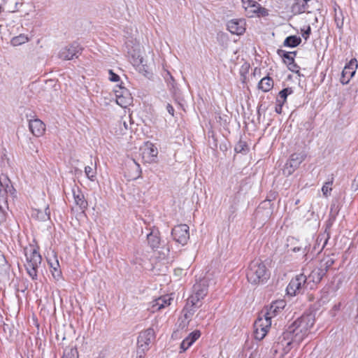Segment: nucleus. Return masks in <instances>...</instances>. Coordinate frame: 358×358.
<instances>
[{"label": "nucleus", "instance_id": "obj_1", "mask_svg": "<svg viewBox=\"0 0 358 358\" xmlns=\"http://www.w3.org/2000/svg\"><path fill=\"white\" fill-rule=\"evenodd\" d=\"M315 323V317L312 314L303 315L296 320L284 333L285 338H291L294 343H299L308 334Z\"/></svg>", "mask_w": 358, "mask_h": 358}, {"label": "nucleus", "instance_id": "obj_2", "mask_svg": "<svg viewBox=\"0 0 358 358\" xmlns=\"http://www.w3.org/2000/svg\"><path fill=\"white\" fill-rule=\"evenodd\" d=\"M247 279L253 285L263 283L268 278V273L265 264L259 259H255L248 266Z\"/></svg>", "mask_w": 358, "mask_h": 358}, {"label": "nucleus", "instance_id": "obj_3", "mask_svg": "<svg viewBox=\"0 0 358 358\" xmlns=\"http://www.w3.org/2000/svg\"><path fill=\"white\" fill-rule=\"evenodd\" d=\"M26 263L25 268L29 275L33 279L37 278V269L41 263V256L34 248H25Z\"/></svg>", "mask_w": 358, "mask_h": 358}, {"label": "nucleus", "instance_id": "obj_4", "mask_svg": "<svg viewBox=\"0 0 358 358\" xmlns=\"http://www.w3.org/2000/svg\"><path fill=\"white\" fill-rule=\"evenodd\" d=\"M307 276L300 274L293 278L287 287V293L290 296H296L309 287L307 284Z\"/></svg>", "mask_w": 358, "mask_h": 358}, {"label": "nucleus", "instance_id": "obj_5", "mask_svg": "<svg viewBox=\"0 0 358 358\" xmlns=\"http://www.w3.org/2000/svg\"><path fill=\"white\" fill-rule=\"evenodd\" d=\"M155 339V331L152 329L149 328L143 331H141L138 337V353L139 358L142 357L141 353L149 349L150 345Z\"/></svg>", "mask_w": 358, "mask_h": 358}, {"label": "nucleus", "instance_id": "obj_6", "mask_svg": "<svg viewBox=\"0 0 358 358\" xmlns=\"http://www.w3.org/2000/svg\"><path fill=\"white\" fill-rule=\"evenodd\" d=\"M243 8L245 9L246 15L252 17L257 16H266L268 15L267 10L261 6L259 3L253 0H241Z\"/></svg>", "mask_w": 358, "mask_h": 358}, {"label": "nucleus", "instance_id": "obj_7", "mask_svg": "<svg viewBox=\"0 0 358 358\" xmlns=\"http://www.w3.org/2000/svg\"><path fill=\"white\" fill-rule=\"evenodd\" d=\"M208 285L206 280L196 282L193 287V294L188 298L189 303H196L207 294Z\"/></svg>", "mask_w": 358, "mask_h": 358}, {"label": "nucleus", "instance_id": "obj_8", "mask_svg": "<svg viewBox=\"0 0 358 358\" xmlns=\"http://www.w3.org/2000/svg\"><path fill=\"white\" fill-rule=\"evenodd\" d=\"M271 325V321H268V319L263 318L262 315H259V317L254 324L255 339L258 341L262 340L266 336Z\"/></svg>", "mask_w": 358, "mask_h": 358}, {"label": "nucleus", "instance_id": "obj_9", "mask_svg": "<svg viewBox=\"0 0 358 358\" xmlns=\"http://www.w3.org/2000/svg\"><path fill=\"white\" fill-rule=\"evenodd\" d=\"M140 150L142 159L145 163L151 164L157 161L158 150L152 143L146 142Z\"/></svg>", "mask_w": 358, "mask_h": 358}, {"label": "nucleus", "instance_id": "obj_10", "mask_svg": "<svg viewBox=\"0 0 358 358\" xmlns=\"http://www.w3.org/2000/svg\"><path fill=\"white\" fill-rule=\"evenodd\" d=\"M306 155L303 153H294L290 156L289 160L286 163L283 169V174L290 176L304 161Z\"/></svg>", "mask_w": 358, "mask_h": 358}, {"label": "nucleus", "instance_id": "obj_11", "mask_svg": "<svg viewBox=\"0 0 358 358\" xmlns=\"http://www.w3.org/2000/svg\"><path fill=\"white\" fill-rule=\"evenodd\" d=\"M172 236L176 242L182 245L186 244L189 238V227L187 224L176 226L172 229Z\"/></svg>", "mask_w": 358, "mask_h": 358}, {"label": "nucleus", "instance_id": "obj_12", "mask_svg": "<svg viewBox=\"0 0 358 358\" xmlns=\"http://www.w3.org/2000/svg\"><path fill=\"white\" fill-rule=\"evenodd\" d=\"M80 50V48L77 43H73L62 48L58 56L60 59L64 60L72 59L74 57H78L77 54L79 53Z\"/></svg>", "mask_w": 358, "mask_h": 358}, {"label": "nucleus", "instance_id": "obj_13", "mask_svg": "<svg viewBox=\"0 0 358 358\" xmlns=\"http://www.w3.org/2000/svg\"><path fill=\"white\" fill-rule=\"evenodd\" d=\"M227 29L233 34L241 35L245 30V22L243 19H233L227 22Z\"/></svg>", "mask_w": 358, "mask_h": 358}, {"label": "nucleus", "instance_id": "obj_14", "mask_svg": "<svg viewBox=\"0 0 358 358\" xmlns=\"http://www.w3.org/2000/svg\"><path fill=\"white\" fill-rule=\"evenodd\" d=\"M357 60L353 59L350 61V62L344 67L342 71V83L343 84H347L349 80L353 77L356 72V69L357 68Z\"/></svg>", "mask_w": 358, "mask_h": 358}, {"label": "nucleus", "instance_id": "obj_15", "mask_svg": "<svg viewBox=\"0 0 358 358\" xmlns=\"http://www.w3.org/2000/svg\"><path fill=\"white\" fill-rule=\"evenodd\" d=\"M325 275V269L322 268H315L307 277V284L310 289H313L314 286L319 283L323 276Z\"/></svg>", "mask_w": 358, "mask_h": 358}, {"label": "nucleus", "instance_id": "obj_16", "mask_svg": "<svg viewBox=\"0 0 358 358\" xmlns=\"http://www.w3.org/2000/svg\"><path fill=\"white\" fill-rule=\"evenodd\" d=\"M278 53L283 59L284 62L287 65L289 69L293 72L298 71L299 67L294 63L295 52H285L282 50H279Z\"/></svg>", "mask_w": 358, "mask_h": 358}, {"label": "nucleus", "instance_id": "obj_17", "mask_svg": "<svg viewBox=\"0 0 358 358\" xmlns=\"http://www.w3.org/2000/svg\"><path fill=\"white\" fill-rule=\"evenodd\" d=\"M72 194L74 199V203L78 206L81 210H85L88 206L87 201L85 196L78 187L74 186L72 188Z\"/></svg>", "mask_w": 358, "mask_h": 358}, {"label": "nucleus", "instance_id": "obj_18", "mask_svg": "<svg viewBox=\"0 0 358 358\" xmlns=\"http://www.w3.org/2000/svg\"><path fill=\"white\" fill-rule=\"evenodd\" d=\"M116 102L122 108H126L130 105L132 98L130 93L126 89H120L116 91Z\"/></svg>", "mask_w": 358, "mask_h": 358}, {"label": "nucleus", "instance_id": "obj_19", "mask_svg": "<svg viewBox=\"0 0 358 358\" xmlns=\"http://www.w3.org/2000/svg\"><path fill=\"white\" fill-rule=\"evenodd\" d=\"M128 172L125 175L129 180H134L140 178L141 175V169L140 165L134 159H131L128 163Z\"/></svg>", "mask_w": 358, "mask_h": 358}, {"label": "nucleus", "instance_id": "obj_20", "mask_svg": "<svg viewBox=\"0 0 358 358\" xmlns=\"http://www.w3.org/2000/svg\"><path fill=\"white\" fill-rule=\"evenodd\" d=\"M292 343H294L291 338H285V334H283L282 340L278 342L275 345V352H280V356H285L291 349L290 345Z\"/></svg>", "mask_w": 358, "mask_h": 358}, {"label": "nucleus", "instance_id": "obj_21", "mask_svg": "<svg viewBox=\"0 0 358 358\" xmlns=\"http://www.w3.org/2000/svg\"><path fill=\"white\" fill-rule=\"evenodd\" d=\"M48 262L53 278L56 280H59L62 278V271L59 268V264L57 257L53 255L52 257H48Z\"/></svg>", "mask_w": 358, "mask_h": 358}, {"label": "nucleus", "instance_id": "obj_22", "mask_svg": "<svg viewBox=\"0 0 358 358\" xmlns=\"http://www.w3.org/2000/svg\"><path fill=\"white\" fill-rule=\"evenodd\" d=\"M29 127L31 133L36 136H42L45 130V124L39 119L30 120Z\"/></svg>", "mask_w": 358, "mask_h": 358}, {"label": "nucleus", "instance_id": "obj_23", "mask_svg": "<svg viewBox=\"0 0 358 358\" xmlns=\"http://www.w3.org/2000/svg\"><path fill=\"white\" fill-rule=\"evenodd\" d=\"M172 300H173V298L169 295H165V296H161V297H159V298L155 299L152 302V312H155V310H161V309L169 306L171 304Z\"/></svg>", "mask_w": 358, "mask_h": 358}, {"label": "nucleus", "instance_id": "obj_24", "mask_svg": "<svg viewBox=\"0 0 358 358\" xmlns=\"http://www.w3.org/2000/svg\"><path fill=\"white\" fill-rule=\"evenodd\" d=\"M14 188L8 183L3 185L0 181V203L7 202L8 196L13 197Z\"/></svg>", "mask_w": 358, "mask_h": 358}, {"label": "nucleus", "instance_id": "obj_25", "mask_svg": "<svg viewBox=\"0 0 358 358\" xmlns=\"http://www.w3.org/2000/svg\"><path fill=\"white\" fill-rule=\"evenodd\" d=\"M201 336L199 331L196 330L189 334L180 344V349L182 351H185L189 347H190Z\"/></svg>", "mask_w": 358, "mask_h": 358}, {"label": "nucleus", "instance_id": "obj_26", "mask_svg": "<svg viewBox=\"0 0 358 358\" xmlns=\"http://www.w3.org/2000/svg\"><path fill=\"white\" fill-rule=\"evenodd\" d=\"M280 310H278L276 306H274L272 303L269 307L265 308L259 314L263 318L268 319V321H271V318L275 317Z\"/></svg>", "mask_w": 358, "mask_h": 358}, {"label": "nucleus", "instance_id": "obj_27", "mask_svg": "<svg viewBox=\"0 0 358 358\" xmlns=\"http://www.w3.org/2000/svg\"><path fill=\"white\" fill-rule=\"evenodd\" d=\"M148 244L152 248H157L160 244V238L159 237V231L157 230H152L147 235Z\"/></svg>", "mask_w": 358, "mask_h": 358}, {"label": "nucleus", "instance_id": "obj_28", "mask_svg": "<svg viewBox=\"0 0 358 358\" xmlns=\"http://www.w3.org/2000/svg\"><path fill=\"white\" fill-rule=\"evenodd\" d=\"M307 0H295L292 6V11L294 14H300L307 11Z\"/></svg>", "mask_w": 358, "mask_h": 358}, {"label": "nucleus", "instance_id": "obj_29", "mask_svg": "<svg viewBox=\"0 0 358 358\" xmlns=\"http://www.w3.org/2000/svg\"><path fill=\"white\" fill-rule=\"evenodd\" d=\"M273 87V81L272 78L270 77H264L263 78L258 84L259 89L262 90L263 92H268Z\"/></svg>", "mask_w": 358, "mask_h": 358}, {"label": "nucleus", "instance_id": "obj_30", "mask_svg": "<svg viewBox=\"0 0 358 358\" xmlns=\"http://www.w3.org/2000/svg\"><path fill=\"white\" fill-rule=\"evenodd\" d=\"M48 207H46L44 211L34 209L32 211L31 216L40 221L47 220L50 218V213L48 211Z\"/></svg>", "mask_w": 358, "mask_h": 358}, {"label": "nucleus", "instance_id": "obj_31", "mask_svg": "<svg viewBox=\"0 0 358 358\" xmlns=\"http://www.w3.org/2000/svg\"><path fill=\"white\" fill-rule=\"evenodd\" d=\"M195 306L196 305L189 303V300H187L186 306L182 310V315L183 316V317L189 320H191V318L195 312Z\"/></svg>", "mask_w": 358, "mask_h": 358}, {"label": "nucleus", "instance_id": "obj_32", "mask_svg": "<svg viewBox=\"0 0 358 358\" xmlns=\"http://www.w3.org/2000/svg\"><path fill=\"white\" fill-rule=\"evenodd\" d=\"M301 39L296 36H290L285 38L284 41V45L291 48H294L300 44Z\"/></svg>", "mask_w": 358, "mask_h": 358}, {"label": "nucleus", "instance_id": "obj_33", "mask_svg": "<svg viewBox=\"0 0 358 358\" xmlns=\"http://www.w3.org/2000/svg\"><path fill=\"white\" fill-rule=\"evenodd\" d=\"M292 93V90L291 88H285L282 90H281L278 96L276 99V103H285L287 100V97L289 94H291Z\"/></svg>", "mask_w": 358, "mask_h": 358}, {"label": "nucleus", "instance_id": "obj_34", "mask_svg": "<svg viewBox=\"0 0 358 358\" xmlns=\"http://www.w3.org/2000/svg\"><path fill=\"white\" fill-rule=\"evenodd\" d=\"M85 173L87 178L90 180L94 181L96 180V164L94 165V166H86L85 167Z\"/></svg>", "mask_w": 358, "mask_h": 358}, {"label": "nucleus", "instance_id": "obj_35", "mask_svg": "<svg viewBox=\"0 0 358 358\" xmlns=\"http://www.w3.org/2000/svg\"><path fill=\"white\" fill-rule=\"evenodd\" d=\"M78 352L76 348L71 346L66 348L64 351L63 358H78Z\"/></svg>", "mask_w": 358, "mask_h": 358}, {"label": "nucleus", "instance_id": "obj_36", "mask_svg": "<svg viewBox=\"0 0 358 358\" xmlns=\"http://www.w3.org/2000/svg\"><path fill=\"white\" fill-rule=\"evenodd\" d=\"M335 22L338 29H341L343 26V16L341 10L337 11L335 9Z\"/></svg>", "mask_w": 358, "mask_h": 358}, {"label": "nucleus", "instance_id": "obj_37", "mask_svg": "<svg viewBox=\"0 0 358 358\" xmlns=\"http://www.w3.org/2000/svg\"><path fill=\"white\" fill-rule=\"evenodd\" d=\"M332 183H333V179L329 182H326L323 185V186L322 187V192L323 195L325 197H328L330 192H331L332 188H331V185H332Z\"/></svg>", "mask_w": 358, "mask_h": 358}, {"label": "nucleus", "instance_id": "obj_38", "mask_svg": "<svg viewBox=\"0 0 358 358\" xmlns=\"http://www.w3.org/2000/svg\"><path fill=\"white\" fill-rule=\"evenodd\" d=\"M334 260L332 258L329 257L322 261L320 268L325 269L326 273L327 270L334 264Z\"/></svg>", "mask_w": 358, "mask_h": 358}, {"label": "nucleus", "instance_id": "obj_39", "mask_svg": "<svg viewBox=\"0 0 358 358\" xmlns=\"http://www.w3.org/2000/svg\"><path fill=\"white\" fill-rule=\"evenodd\" d=\"M189 320L187 319H185V317H183V316L182 315L179 319H178V327L183 329L185 328H186L189 323Z\"/></svg>", "mask_w": 358, "mask_h": 358}, {"label": "nucleus", "instance_id": "obj_40", "mask_svg": "<svg viewBox=\"0 0 358 358\" xmlns=\"http://www.w3.org/2000/svg\"><path fill=\"white\" fill-rule=\"evenodd\" d=\"M273 303L274 306H276L277 308L280 310H282L285 306V301L283 300L275 301Z\"/></svg>", "mask_w": 358, "mask_h": 358}, {"label": "nucleus", "instance_id": "obj_41", "mask_svg": "<svg viewBox=\"0 0 358 358\" xmlns=\"http://www.w3.org/2000/svg\"><path fill=\"white\" fill-rule=\"evenodd\" d=\"M109 80L112 82H117L120 80V77L116 73H113L112 70H109Z\"/></svg>", "mask_w": 358, "mask_h": 358}, {"label": "nucleus", "instance_id": "obj_42", "mask_svg": "<svg viewBox=\"0 0 358 358\" xmlns=\"http://www.w3.org/2000/svg\"><path fill=\"white\" fill-rule=\"evenodd\" d=\"M291 250L293 251L294 252L302 251L304 253L306 250V245L305 246H302V245L295 246L294 248H292Z\"/></svg>", "mask_w": 358, "mask_h": 358}, {"label": "nucleus", "instance_id": "obj_43", "mask_svg": "<svg viewBox=\"0 0 358 358\" xmlns=\"http://www.w3.org/2000/svg\"><path fill=\"white\" fill-rule=\"evenodd\" d=\"M283 104L284 103H277V104L275 106V111L277 113L280 114L282 113V109Z\"/></svg>", "mask_w": 358, "mask_h": 358}, {"label": "nucleus", "instance_id": "obj_44", "mask_svg": "<svg viewBox=\"0 0 358 358\" xmlns=\"http://www.w3.org/2000/svg\"><path fill=\"white\" fill-rule=\"evenodd\" d=\"M310 26H308L307 27V29L303 32L302 34V36L305 38V39H307L308 37H309V35L310 34Z\"/></svg>", "mask_w": 358, "mask_h": 358}, {"label": "nucleus", "instance_id": "obj_45", "mask_svg": "<svg viewBox=\"0 0 358 358\" xmlns=\"http://www.w3.org/2000/svg\"><path fill=\"white\" fill-rule=\"evenodd\" d=\"M166 110L171 115H174V108L170 103H167Z\"/></svg>", "mask_w": 358, "mask_h": 358}, {"label": "nucleus", "instance_id": "obj_46", "mask_svg": "<svg viewBox=\"0 0 358 358\" xmlns=\"http://www.w3.org/2000/svg\"><path fill=\"white\" fill-rule=\"evenodd\" d=\"M196 318H199L201 320L203 319L204 315L202 314V311L201 310L198 313V314L196 315Z\"/></svg>", "mask_w": 358, "mask_h": 358}, {"label": "nucleus", "instance_id": "obj_47", "mask_svg": "<svg viewBox=\"0 0 358 358\" xmlns=\"http://www.w3.org/2000/svg\"><path fill=\"white\" fill-rule=\"evenodd\" d=\"M20 5L21 6V3H18V2H15V8H14V10H11L12 12H14L15 10H17V7L18 6Z\"/></svg>", "mask_w": 358, "mask_h": 358}, {"label": "nucleus", "instance_id": "obj_48", "mask_svg": "<svg viewBox=\"0 0 358 358\" xmlns=\"http://www.w3.org/2000/svg\"><path fill=\"white\" fill-rule=\"evenodd\" d=\"M122 124H123V125H124V128H125L126 129H127V124L126 122H125V121H124Z\"/></svg>", "mask_w": 358, "mask_h": 358}, {"label": "nucleus", "instance_id": "obj_49", "mask_svg": "<svg viewBox=\"0 0 358 358\" xmlns=\"http://www.w3.org/2000/svg\"><path fill=\"white\" fill-rule=\"evenodd\" d=\"M355 320L356 322H358V313L357 315L355 316Z\"/></svg>", "mask_w": 358, "mask_h": 358}, {"label": "nucleus", "instance_id": "obj_50", "mask_svg": "<svg viewBox=\"0 0 358 358\" xmlns=\"http://www.w3.org/2000/svg\"><path fill=\"white\" fill-rule=\"evenodd\" d=\"M352 187H355V190H357L358 189V186L354 185V184H352Z\"/></svg>", "mask_w": 358, "mask_h": 358}, {"label": "nucleus", "instance_id": "obj_51", "mask_svg": "<svg viewBox=\"0 0 358 358\" xmlns=\"http://www.w3.org/2000/svg\"><path fill=\"white\" fill-rule=\"evenodd\" d=\"M352 187H355V190H357L358 189V186L354 185V184H352Z\"/></svg>", "mask_w": 358, "mask_h": 358}, {"label": "nucleus", "instance_id": "obj_52", "mask_svg": "<svg viewBox=\"0 0 358 358\" xmlns=\"http://www.w3.org/2000/svg\"><path fill=\"white\" fill-rule=\"evenodd\" d=\"M352 187H355V190H357L358 189V186L354 185V184H352Z\"/></svg>", "mask_w": 358, "mask_h": 358}, {"label": "nucleus", "instance_id": "obj_53", "mask_svg": "<svg viewBox=\"0 0 358 358\" xmlns=\"http://www.w3.org/2000/svg\"><path fill=\"white\" fill-rule=\"evenodd\" d=\"M235 150H236V152H241V150H238V146L236 147Z\"/></svg>", "mask_w": 358, "mask_h": 358}, {"label": "nucleus", "instance_id": "obj_54", "mask_svg": "<svg viewBox=\"0 0 358 358\" xmlns=\"http://www.w3.org/2000/svg\"><path fill=\"white\" fill-rule=\"evenodd\" d=\"M316 353H317V350H316V349H315V350H314V351H313V354H314V355H316Z\"/></svg>", "mask_w": 358, "mask_h": 358}, {"label": "nucleus", "instance_id": "obj_55", "mask_svg": "<svg viewBox=\"0 0 358 358\" xmlns=\"http://www.w3.org/2000/svg\"><path fill=\"white\" fill-rule=\"evenodd\" d=\"M295 241V240H294V238H293L291 239V241Z\"/></svg>", "mask_w": 358, "mask_h": 358}, {"label": "nucleus", "instance_id": "obj_56", "mask_svg": "<svg viewBox=\"0 0 358 358\" xmlns=\"http://www.w3.org/2000/svg\"><path fill=\"white\" fill-rule=\"evenodd\" d=\"M0 259H2V260H4L3 258L1 256H0Z\"/></svg>", "mask_w": 358, "mask_h": 358}]
</instances>
